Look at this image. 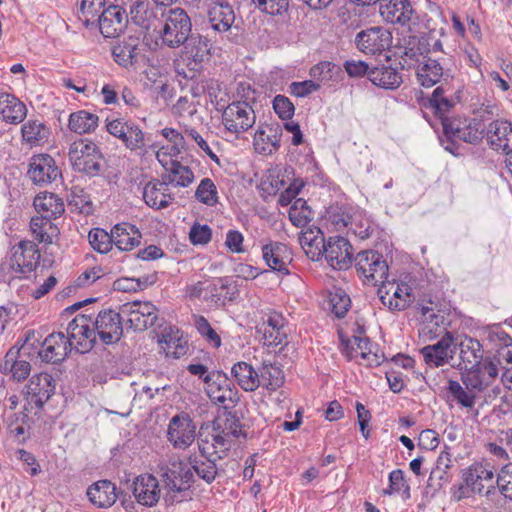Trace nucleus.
Returning <instances> with one entry per match:
<instances>
[{"mask_svg": "<svg viewBox=\"0 0 512 512\" xmlns=\"http://www.w3.org/2000/svg\"><path fill=\"white\" fill-rule=\"evenodd\" d=\"M164 181L176 186L187 187L194 180V174L188 166L182 165L178 161H171L170 167L166 168V173L163 175Z\"/></svg>", "mask_w": 512, "mask_h": 512, "instance_id": "49530a36", "label": "nucleus"}, {"mask_svg": "<svg viewBox=\"0 0 512 512\" xmlns=\"http://www.w3.org/2000/svg\"><path fill=\"white\" fill-rule=\"evenodd\" d=\"M326 218L336 230L341 231L348 227L352 217L344 207L332 205L326 211Z\"/></svg>", "mask_w": 512, "mask_h": 512, "instance_id": "680f3d73", "label": "nucleus"}, {"mask_svg": "<svg viewBox=\"0 0 512 512\" xmlns=\"http://www.w3.org/2000/svg\"><path fill=\"white\" fill-rule=\"evenodd\" d=\"M291 223L296 227H305L313 219V211L302 198L293 202L288 212Z\"/></svg>", "mask_w": 512, "mask_h": 512, "instance_id": "864d4df0", "label": "nucleus"}, {"mask_svg": "<svg viewBox=\"0 0 512 512\" xmlns=\"http://www.w3.org/2000/svg\"><path fill=\"white\" fill-rule=\"evenodd\" d=\"M96 22L104 37L115 38L124 31L128 22V14L120 4H110L98 15Z\"/></svg>", "mask_w": 512, "mask_h": 512, "instance_id": "aec40b11", "label": "nucleus"}, {"mask_svg": "<svg viewBox=\"0 0 512 512\" xmlns=\"http://www.w3.org/2000/svg\"><path fill=\"white\" fill-rule=\"evenodd\" d=\"M499 116L495 105H482L476 112V117L467 119H443V133L449 138H459L469 144L476 145L485 137L488 127L486 122L494 121Z\"/></svg>", "mask_w": 512, "mask_h": 512, "instance_id": "f03ea898", "label": "nucleus"}, {"mask_svg": "<svg viewBox=\"0 0 512 512\" xmlns=\"http://www.w3.org/2000/svg\"><path fill=\"white\" fill-rule=\"evenodd\" d=\"M498 374L497 364L494 361H489V357H486L483 363L478 364L477 367L461 372V380L467 389L483 392L493 384Z\"/></svg>", "mask_w": 512, "mask_h": 512, "instance_id": "a211bd4d", "label": "nucleus"}, {"mask_svg": "<svg viewBox=\"0 0 512 512\" xmlns=\"http://www.w3.org/2000/svg\"><path fill=\"white\" fill-rule=\"evenodd\" d=\"M40 251L33 241L22 240L11 248L10 256L0 264V280L10 283L13 279H24L37 268Z\"/></svg>", "mask_w": 512, "mask_h": 512, "instance_id": "7ed1b4c3", "label": "nucleus"}, {"mask_svg": "<svg viewBox=\"0 0 512 512\" xmlns=\"http://www.w3.org/2000/svg\"><path fill=\"white\" fill-rule=\"evenodd\" d=\"M193 325L204 340L214 348L222 345L221 337L203 315L194 314Z\"/></svg>", "mask_w": 512, "mask_h": 512, "instance_id": "5fc2aeb1", "label": "nucleus"}, {"mask_svg": "<svg viewBox=\"0 0 512 512\" xmlns=\"http://www.w3.org/2000/svg\"><path fill=\"white\" fill-rule=\"evenodd\" d=\"M199 449L203 458L198 456H190V469L192 472L194 471L199 478L203 479L206 483L211 484L215 480L218 473L215 459L206 457L207 454H210L206 445H200Z\"/></svg>", "mask_w": 512, "mask_h": 512, "instance_id": "58836bf2", "label": "nucleus"}, {"mask_svg": "<svg viewBox=\"0 0 512 512\" xmlns=\"http://www.w3.org/2000/svg\"><path fill=\"white\" fill-rule=\"evenodd\" d=\"M341 352L349 361L360 356L368 366H379L385 359L384 354L379 352L368 337L356 335L352 339L342 341Z\"/></svg>", "mask_w": 512, "mask_h": 512, "instance_id": "4468645a", "label": "nucleus"}, {"mask_svg": "<svg viewBox=\"0 0 512 512\" xmlns=\"http://www.w3.org/2000/svg\"><path fill=\"white\" fill-rule=\"evenodd\" d=\"M252 2L258 10L271 16H281L289 9V0H252Z\"/></svg>", "mask_w": 512, "mask_h": 512, "instance_id": "e2e57ef3", "label": "nucleus"}, {"mask_svg": "<svg viewBox=\"0 0 512 512\" xmlns=\"http://www.w3.org/2000/svg\"><path fill=\"white\" fill-rule=\"evenodd\" d=\"M130 20L144 30L156 29L157 14L148 1L136 0L130 5Z\"/></svg>", "mask_w": 512, "mask_h": 512, "instance_id": "79ce46f5", "label": "nucleus"}, {"mask_svg": "<svg viewBox=\"0 0 512 512\" xmlns=\"http://www.w3.org/2000/svg\"><path fill=\"white\" fill-rule=\"evenodd\" d=\"M341 73V68L330 61H322L311 67L310 76L320 82H328L333 76Z\"/></svg>", "mask_w": 512, "mask_h": 512, "instance_id": "052dcab7", "label": "nucleus"}, {"mask_svg": "<svg viewBox=\"0 0 512 512\" xmlns=\"http://www.w3.org/2000/svg\"><path fill=\"white\" fill-rule=\"evenodd\" d=\"M496 484L499 492L508 500H512V463L501 467L497 474Z\"/></svg>", "mask_w": 512, "mask_h": 512, "instance_id": "774afa93", "label": "nucleus"}, {"mask_svg": "<svg viewBox=\"0 0 512 512\" xmlns=\"http://www.w3.org/2000/svg\"><path fill=\"white\" fill-rule=\"evenodd\" d=\"M452 343V334L450 332H446L437 343L423 347L420 350V353L422 354L425 363L430 367L443 366L447 363L449 358H452Z\"/></svg>", "mask_w": 512, "mask_h": 512, "instance_id": "c85d7f7f", "label": "nucleus"}, {"mask_svg": "<svg viewBox=\"0 0 512 512\" xmlns=\"http://www.w3.org/2000/svg\"><path fill=\"white\" fill-rule=\"evenodd\" d=\"M262 257L269 268L284 275L289 274L287 264L291 257L288 247L280 242H269L262 247Z\"/></svg>", "mask_w": 512, "mask_h": 512, "instance_id": "c756f323", "label": "nucleus"}, {"mask_svg": "<svg viewBox=\"0 0 512 512\" xmlns=\"http://www.w3.org/2000/svg\"><path fill=\"white\" fill-rule=\"evenodd\" d=\"M485 137L490 147L503 154L512 153V123L507 120H494L488 124Z\"/></svg>", "mask_w": 512, "mask_h": 512, "instance_id": "a878e982", "label": "nucleus"}, {"mask_svg": "<svg viewBox=\"0 0 512 512\" xmlns=\"http://www.w3.org/2000/svg\"><path fill=\"white\" fill-rule=\"evenodd\" d=\"M195 197L207 206L217 204L218 192L214 182L210 178H203L195 191Z\"/></svg>", "mask_w": 512, "mask_h": 512, "instance_id": "13d9d810", "label": "nucleus"}, {"mask_svg": "<svg viewBox=\"0 0 512 512\" xmlns=\"http://www.w3.org/2000/svg\"><path fill=\"white\" fill-rule=\"evenodd\" d=\"M31 336L34 337V332H28L20 347L14 345L7 351L3 360L0 361V373L11 375V378L17 382H22L29 376L31 364L27 358L33 347L30 343Z\"/></svg>", "mask_w": 512, "mask_h": 512, "instance_id": "6e6552de", "label": "nucleus"}, {"mask_svg": "<svg viewBox=\"0 0 512 512\" xmlns=\"http://www.w3.org/2000/svg\"><path fill=\"white\" fill-rule=\"evenodd\" d=\"M222 110V123L226 130L236 136L250 129L256 120L253 108L245 101H235Z\"/></svg>", "mask_w": 512, "mask_h": 512, "instance_id": "9d476101", "label": "nucleus"}, {"mask_svg": "<svg viewBox=\"0 0 512 512\" xmlns=\"http://www.w3.org/2000/svg\"><path fill=\"white\" fill-rule=\"evenodd\" d=\"M184 47V60L187 67L193 72L202 69L203 64L210 58L211 45L207 37L201 34H191L187 41L182 44Z\"/></svg>", "mask_w": 512, "mask_h": 512, "instance_id": "412c9836", "label": "nucleus"}, {"mask_svg": "<svg viewBox=\"0 0 512 512\" xmlns=\"http://www.w3.org/2000/svg\"><path fill=\"white\" fill-rule=\"evenodd\" d=\"M317 234L314 235L313 229L306 231L300 238L301 244L309 241L311 247L314 244L322 245L325 260L335 270H345L352 264V245L342 236L329 237L325 240L323 232L315 228Z\"/></svg>", "mask_w": 512, "mask_h": 512, "instance_id": "20e7f679", "label": "nucleus"}, {"mask_svg": "<svg viewBox=\"0 0 512 512\" xmlns=\"http://www.w3.org/2000/svg\"><path fill=\"white\" fill-rule=\"evenodd\" d=\"M87 496L91 503L99 508H107L112 506L118 497L116 486L109 480H99L89 486Z\"/></svg>", "mask_w": 512, "mask_h": 512, "instance_id": "c9c22d12", "label": "nucleus"}, {"mask_svg": "<svg viewBox=\"0 0 512 512\" xmlns=\"http://www.w3.org/2000/svg\"><path fill=\"white\" fill-rule=\"evenodd\" d=\"M68 155L73 170L89 177L98 175L104 165L103 154L92 141L84 139L74 141Z\"/></svg>", "mask_w": 512, "mask_h": 512, "instance_id": "423d86ee", "label": "nucleus"}, {"mask_svg": "<svg viewBox=\"0 0 512 512\" xmlns=\"http://www.w3.org/2000/svg\"><path fill=\"white\" fill-rule=\"evenodd\" d=\"M33 206L39 215L31 218V232L40 243L51 244L59 234L58 227L52 221L64 213V202L54 193L41 192L34 198Z\"/></svg>", "mask_w": 512, "mask_h": 512, "instance_id": "f257e3e1", "label": "nucleus"}, {"mask_svg": "<svg viewBox=\"0 0 512 512\" xmlns=\"http://www.w3.org/2000/svg\"><path fill=\"white\" fill-rule=\"evenodd\" d=\"M161 471L165 487H176L179 484L191 486L194 483V474L190 469L189 462H184L176 455L169 457L167 462L161 466Z\"/></svg>", "mask_w": 512, "mask_h": 512, "instance_id": "393cba45", "label": "nucleus"}, {"mask_svg": "<svg viewBox=\"0 0 512 512\" xmlns=\"http://www.w3.org/2000/svg\"><path fill=\"white\" fill-rule=\"evenodd\" d=\"M168 183L162 178L161 181H150L143 189L145 203L156 209H163L169 206L173 197L167 193Z\"/></svg>", "mask_w": 512, "mask_h": 512, "instance_id": "4c0bfd02", "label": "nucleus"}, {"mask_svg": "<svg viewBox=\"0 0 512 512\" xmlns=\"http://www.w3.org/2000/svg\"><path fill=\"white\" fill-rule=\"evenodd\" d=\"M431 312L432 308L428 306L421 307V314L426 321L420 330V335L427 339H434L440 336L442 332H447L445 327L440 326V323L443 324L444 322V316Z\"/></svg>", "mask_w": 512, "mask_h": 512, "instance_id": "09e8293b", "label": "nucleus"}, {"mask_svg": "<svg viewBox=\"0 0 512 512\" xmlns=\"http://www.w3.org/2000/svg\"><path fill=\"white\" fill-rule=\"evenodd\" d=\"M196 427L188 414L175 415L170 420L167 436L176 448H186L195 439Z\"/></svg>", "mask_w": 512, "mask_h": 512, "instance_id": "b1692460", "label": "nucleus"}, {"mask_svg": "<svg viewBox=\"0 0 512 512\" xmlns=\"http://www.w3.org/2000/svg\"><path fill=\"white\" fill-rule=\"evenodd\" d=\"M106 8V0H80V19L86 26L94 24L98 15Z\"/></svg>", "mask_w": 512, "mask_h": 512, "instance_id": "4d7b16f0", "label": "nucleus"}, {"mask_svg": "<svg viewBox=\"0 0 512 512\" xmlns=\"http://www.w3.org/2000/svg\"><path fill=\"white\" fill-rule=\"evenodd\" d=\"M122 313L112 309L101 310L93 319L100 341L105 345L115 344L123 335Z\"/></svg>", "mask_w": 512, "mask_h": 512, "instance_id": "f3484780", "label": "nucleus"}, {"mask_svg": "<svg viewBox=\"0 0 512 512\" xmlns=\"http://www.w3.org/2000/svg\"><path fill=\"white\" fill-rule=\"evenodd\" d=\"M431 40H433V36L431 35H425L419 38L413 37L409 42V45L412 46L406 48L405 54L411 58L421 55L423 59L426 60L428 57H431V49L429 47Z\"/></svg>", "mask_w": 512, "mask_h": 512, "instance_id": "0e129e2a", "label": "nucleus"}, {"mask_svg": "<svg viewBox=\"0 0 512 512\" xmlns=\"http://www.w3.org/2000/svg\"><path fill=\"white\" fill-rule=\"evenodd\" d=\"M460 363L458 367L460 370H468L469 368L477 367L478 364L483 363L484 349L482 344L475 338L465 336L458 343Z\"/></svg>", "mask_w": 512, "mask_h": 512, "instance_id": "7c9ffc66", "label": "nucleus"}, {"mask_svg": "<svg viewBox=\"0 0 512 512\" xmlns=\"http://www.w3.org/2000/svg\"><path fill=\"white\" fill-rule=\"evenodd\" d=\"M121 313L127 316L129 328L144 331L158 321L156 307L150 302H128L121 306Z\"/></svg>", "mask_w": 512, "mask_h": 512, "instance_id": "dca6fc26", "label": "nucleus"}, {"mask_svg": "<svg viewBox=\"0 0 512 512\" xmlns=\"http://www.w3.org/2000/svg\"><path fill=\"white\" fill-rule=\"evenodd\" d=\"M379 12L386 22L405 25L411 19L413 8L409 0H381Z\"/></svg>", "mask_w": 512, "mask_h": 512, "instance_id": "2f4dec72", "label": "nucleus"}, {"mask_svg": "<svg viewBox=\"0 0 512 512\" xmlns=\"http://www.w3.org/2000/svg\"><path fill=\"white\" fill-rule=\"evenodd\" d=\"M450 62L449 57H428L418 66L417 78L419 83L425 88L433 87L437 83H449V79H454L452 69L449 66Z\"/></svg>", "mask_w": 512, "mask_h": 512, "instance_id": "f8f14e48", "label": "nucleus"}, {"mask_svg": "<svg viewBox=\"0 0 512 512\" xmlns=\"http://www.w3.org/2000/svg\"><path fill=\"white\" fill-rule=\"evenodd\" d=\"M55 389V379L46 372L33 375L27 384V393L39 409L43 408L44 404L55 393Z\"/></svg>", "mask_w": 512, "mask_h": 512, "instance_id": "bb28decb", "label": "nucleus"}, {"mask_svg": "<svg viewBox=\"0 0 512 512\" xmlns=\"http://www.w3.org/2000/svg\"><path fill=\"white\" fill-rule=\"evenodd\" d=\"M93 317L91 315H77L67 327V334L72 342V346L80 353L90 351L96 343L98 336L95 326H93Z\"/></svg>", "mask_w": 512, "mask_h": 512, "instance_id": "9b49d317", "label": "nucleus"}, {"mask_svg": "<svg viewBox=\"0 0 512 512\" xmlns=\"http://www.w3.org/2000/svg\"><path fill=\"white\" fill-rule=\"evenodd\" d=\"M207 396L215 404H221L224 409L233 408L239 401V392L228 376L218 370H213L204 379Z\"/></svg>", "mask_w": 512, "mask_h": 512, "instance_id": "1a4fd4ad", "label": "nucleus"}, {"mask_svg": "<svg viewBox=\"0 0 512 512\" xmlns=\"http://www.w3.org/2000/svg\"><path fill=\"white\" fill-rule=\"evenodd\" d=\"M369 80L375 86L391 90L398 88L403 82L402 75L398 69L386 64L371 67Z\"/></svg>", "mask_w": 512, "mask_h": 512, "instance_id": "e433bc0d", "label": "nucleus"}, {"mask_svg": "<svg viewBox=\"0 0 512 512\" xmlns=\"http://www.w3.org/2000/svg\"><path fill=\"white\" fill-rule=\"evenodd\" d=\"M448 396L463 408L471 409L475 405L476 390L464 388L458 381L449 380L447 385Z\"/></svg>", "mask_w": 512, "mask_h": 512, "instance_id": "603ef678", "label": "nucleus"}, {"mask_svg": "<svg viewBox=\"0 0 512 512\" xmlns=\"http://www.w3.org/2000/svg\"><path fill=\"white\" fill-rule=\"evenodd\" d=\"M328 304L337 318H343L351 307V299L344 290L335 289L329 293Z\"/></svg>", "mask_w": 512, "mask_h": 512, "instance_id": "6e6d98bb", "label": "nucleus"}, {"mask_svg": "<svg viewBox=\"0 0 512 512\" xmlns=\"http://www.w3.org/2000/svg\"><path fill=\"white\" fill-rule=\"evenodd\" d=\"M231 374L244 391L252 392L260 386L258 372L247 362L235 363L231 368Z\"/></svg>", "mask_w": 512, "mask_h": 512, "instance_id": "37998d69", "label": "nucleus"}, {"mask_svg": "<svg viewBox=\"0 0 512 512\" xmlns=\"http://www.w3.org/2000/svg\"><path fill=\"white\" fill-rule=\"evenodd\" d=\"M207 16L211 28L220 33L229 31L236 18L232 5L208 8Z\"/></svg>", "mask_w": 512, "mask_h": 512, "instance_id": "c03bdc74", "label": "nucleus"}, {"mask_svg": "<svg viewBox=\"0 0 512 512\" xmlns=\"http://www.w3.org/2000/svg\"><path fill=\"white\" fill-rule=\"evenodd\" d=\"M23 141L31 147L46 142L50 135V129L38 120L29 119L21 128Z\"/></svg>", "mask_w": 512, "mask_h": 512, "instance_id": "a18cd8bd", "label": "nucleus"}, {"mask_svg": "<svg viewBox=\"0 0 512 512\" xmlns=\"http://www.w3.org/2000/svg\"><path fill=\"white\" fill-rule=\"evenodd\" d=\"M106 129L109 134L120 139L124 146L131 150H144L147 146L146 138L142 129L132 121L114 119L108 121Z\"/></svg>", "mask_w": 512, "mask_h": 512, "instance_id": "2eb2a0df", "label": "nucleus"}, {"mask_svg": "<svg viewBox=\"0 0 512 512\" xmlns=\"http://www.w3.org/2000/svg\"><path fill=\"white\" fill-rule=\"evenodd\" d=\"M264 340L267 346H279L287 343L285 319L275 311L263 316Z\"/></svg>", "mask_w": 512, "mask_h": 512, "instance_id": "473e14b6", "label": "nucleus"}, {"mask_svg": "<svg viewBox=\"0 0 512 512\" xmlns=\"http://www.w3.org/2000/svg\"><path fill=\"white\" fill-rule=\"evenodd\" d=\"M111 237L120 251H130L140 244L142 235L135 225L122 222L113 227Z\"/></svg>", "mask_w": 512, "mask_h": 512, "instance_id": "72a5a7b5", "label": "nucleus"}, {"mask_svg": "<svg viewBox=\"0 0 512 512\" xmlns=\"http://www.w3.org/2000/svg\"><path fill=\"white\" fill-rule=\"evenodd\" d=\"M133 495L141 505L152 507L160 498L158 480L151 474H143L133 482Z\"/></svg>", "mask_w": 512, "mask_h": 512, "instance_id": "cd10ccee", "label": "nucleus"}, {"mask_svg": "<svg viewBox=\"0 0 512 512\" xmlns=\"http://www.w3.org/2000/svg\"><path fill=\"white\" fill-rule=\"evenodd\" d=\"M29 179L36 185L44 186L54 182L61 171L54 158L46 153L33 155L29 160L27 171Z\"/></svg>", "mask_w": 512, "mask_h": 512, "instance_id": "6ab92c4d", "label": "nucleus"}, {"mask_svg": "<svg viewBox=\"0 0 512 512\" xmlns=\"http://www.w3.org/2000/svg\"><path fill=\"white\" fill-rule=\"evenodd\" d=\"M215 425V431L222 430L234 438H239L240 436L246 437V434L242 431V424L236 413H225L224 424L221 425L219 422H216Z\"/></svg>", "mask_w": 512, "mask_h": 512, "instance_id": "69168bd1", "label": "nucleus"}, {"mask_svg": "<svg viewBox=\"0 0 512 512\" xmlns=\"http://www.w3.org/2000/svg\"><path fill=\"white\" fill-rule=\"evenodd\" d=\"M354 43L366 55L381 54L391 46L392 34L384 27L373 26L358 32Z\"/></svg>", "mask_w": 512, "mask_h": 512, "instance_id": "ddd939ff", "label": "nucleus"}, {"mask_svg": "<svg viewBox=\"0 0 512 512\" xmlns=\"http://www.w3.org/2000/svg\"><path fill=\"white\" fill-rule=\"evenodd\" d=\"M98 120L96 114L80 110L70 115L69 128L78 134L90 133L98 126Z\"/></svg>", "mask_w": 512, "mask_h": 512, "instance_id": "8fccbe9b", "label": "nucleus"}, {"mask_svg": "<svg viewBox=\"0 0 512 512\" xmlns=\"http://www.w3.org/2000/svg\"><path fill=\"white\" fill-rule=\"evenodd\" d=\"M358 276L365 284L384 286L388 278V264L383 255L375 250L357 253L354 259Z\"/></svg>", "mask_w": 512, "mask_h": 512, "instance_id": "0eeeda50", "label": "nucleus"}, {"mask_svg": "<svg viewBox=\"0 0 512 512\" xmlns=\"http://www.w3.org/2000/svg\"><path fill=\"white\" fill-rule=\"evenodd\" d=\"M159 343L162 345L167 356L180 358L186 353V346L182 343L181 338L171 334H163Z\"/></svg>", "mask_w": 512, "mask_h": 512, "instance_id": "338daca9", "label": "nucleus"}, {"mask_svg": "<svg viewBox=\"0 0 512 512\" xmlns=\"http://www.w3.org/2000/svg\"><path fill=\"white\" fill-rule=\"evenodd\" d=\"M461 93L460 85L455 87L450 83H442L433 91L429 102L431 107L434 108L436 115L441 119L442 125L443 119H451L446 116V113L450 112V110L460 102ZM452 119L458 118L453 117Z\"/></svg>", "mask_w": 512, "mask_h": 512, "instance_id": "4be33fe9", "label": "nucleus"}, {"mask_svg": "<svg viewBox=\"0 0 512 512\" xmlns=\"http://www.w3.org/2000/svg\"><path fill=\"white\" fill-rule=\"evenodd\" d=\"M27 115L26 105L14 95L0 93V119L10 124L22 122Z\"/></svg>", "mask_w": 512, "mask_h": 512, "instance_id": "f704fd0d", "label": "nucleus"}, {"mask_svg": "<svg viewBox=\"0 0 512 512\" xmlns=\"http://www.w3.org/2000/svg\"><path fill=\"white\" fill-rule=\"evenodd\" d=\"M71 349V340L63 332H54L42 342L38 355L44 362L57 364L67 357Z\"/></svg>", "mask_w": 512, "mask_h": 512, "instance_id": "5701e85b", "label": "nucleus"}, {"mask_svg": "<svg viewBox=\"0 0 512 512\" xmlns=\"http://www.w3.org/2000/svg\"><path fill=\"white\" fill-rule=\"evenodd\" d=\"M260 385L262 384L267 390L275 391L284 383V373L276 364L264 361L259 369Z\"/></svg>", "mask_w": 512, "mask_h": 512, "instance_id": "de8ad7c7", "label": "nucleus"}, {"mask_svg": "<svg viewBox=\"0 0 512 512\" xmlns=\"http://www.w3.org/2000/svg\"><path fill=\"white\" fill-rule=\"evenodd\" d=\"M282 130L279 126H267L266 129H259L254 136L255 150L259 153L270 155L280 147Z\"/></svg>", "mask_w": 512, "mask_h": 512, "instance_id": "ea45409f", "label": "nucleus"}, {"mask_svg": "<svg viewBox=\"0 0 512 512\" xmlns=\"http://www.w3.org/2000/svg\"><path fill=\"white\" fill-rule=\"evenodd\" d=\"M162 27L159 35L162 43L169 48H179L192 34V22L183 8L161 11Z\"/></svg>", "mask_w": 512, "mask_h": 512, "instance_id": "39448f33", "label": "nucleus"}, {"mask_svg": "<svg viewBox=\"0 0 512 512\" xmlns=\"http://www.w3.org/2000/svg\"><path fill=\"white\" fill-rule=\"evenodd\" d=\"M88 238L92 248L101 254L107 253L112 249L113 239L111 233L108 234L104 229H92L89 232Z\"/></svg>", "mask_w": 512, "mask_h": 512, "instance_id": "bf43d9fd", "label": "nucleus"}, {"mask_svg": "<svg viewBox=\"0 0 512 512\" xmlns=\"http://www.w3.org/2000/svg\"><path fill=\"white\" fill-rule=\"evenodd\" d=\"M378 295L382 304L394 311L404 310L410 302L409 288L406 285H403L402 287L397 285L392 296L389 295L388 291L383 295L381 287L378 290Z\"/></svg>", "mask_w": 512, "mask_h": 512, "instance_id": "3c124183", "label": "nucleus"}, {"mask_svg": "<svg viewBox=\"0 0 512 512\" xmlns=\"http://www.w3.org/2000/svg\"><path fill=\"white\" fill-rule=\"evenodd\" d=\"M138 38L129 37L122 42L114 45L112 55L117 64L124 68H129L137 62L139 55Z\"/></svg>", "mask_w": 512, "mask_h": 512, "instance_id": "a19ab883", "label": "nucleus"}]
</instances>
